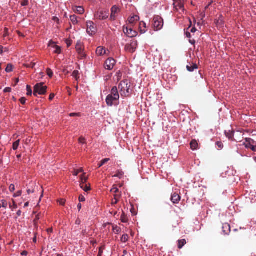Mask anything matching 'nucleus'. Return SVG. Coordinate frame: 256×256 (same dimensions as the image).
I'll return each instance as SVG.
<instances>
[{"label":"nucleus","instance_id":"4c0bfd02","mask_svg":"<svg viewBox=\"0 0 256 256\" xmlns=\"http://www.w3.org/2000/svg\"><path fill=\"white\" fill-rule=\"evenodd\" d=\"M26 90H27V95L31 96L32 94V90L31 87L29 85H27L26 86Z\"/></svg>","mask_w":256,"mask_h":256},{"label":"nucleus","instance_id":"37998d69","mask_svg":"<svg viewBox=\"0 0 256 256\" xmlns=\"http://www.w3.org/2000/svg\"><path fill=\"white\" fill-rule=\"evenodd\" d=\"M78 142L80 144H84L86 143V139L80 136L78 139Z\"/></svg>","mask_w":256,"mask_h":256},{"label":"nucleus","instance_id":"79ce46f5","mask_svg":"<svg viewBox=\"0 0 256 256\" xmlns=\"http://www.w3.org/2000/svg\"><path fill=\"white\" fill-rule=\"evenodd\" d=\"M224 24V20L220 18H219V19L217 20L216 24L218 26H222Z\"/></svg>","mask_w":256,"mask_h":256},{"label":"nucleus","instance_id":"f8f14e48","mask_svg":"<svg viewBox=\"0 0 256 256\" xmlns=\"http://www.w3.org/2000/svg\"><path fill=\"white\" fill-rule=\"evenodd\" d=\"M119 99H114V97L110 94H108L106 98V102L108 106H112L116 101Z\"/></svg>","mask_w":256,"mask_h":256},{"label":"nucleus","instance_id":"774afa93","mask_svg":"<svg viewBox=\"0 0 256 256\" xmlns=\"http://www.w3.org/2000/svg\"><path fill=\"white\" fill-rule=\"evenodd\" d=\"M21 254L22 256H26L28 254V252L26 251H23L22 252Z\"/></svg>","mask_w":256,"mask_h":256},{"label":"nucleus","instance_id":"f03ea898","mask_svg":"<svg viewBox=\"0 0 256 256\" xmlns=\"http://www.w3.org/2000/svg\"><path fill=\"white\" fill-rule=\"evenodd\" d=\"M47 88L48 87L44 86L42 82L36 84L34 86V95L37 96L38 94H45Z\"/></svg>","mask_w":256,"mask_h":256},{"label":"nucleus","instance_id":"a18cd8bd","mask_svg":"<svg viewBox=\"0 0 256 256\" xmlns=\"http://www.w3.org/2000/svg\"><path fill=\"white\" fill-rule=\"evenodd\" d=\"M216 144L218 146V148L220 149H222L224 146L222 143L220 142H218L216 143Z\"/></svg>","mask_w":256,"mask_h":256},{"label":"nucleus","instance_id":"09e8293b","mask_svg":"<svg viewBox=\"0 0 256 256\" xmlns=\"http://www.w3.org/2000/svg\"><path fill=\"white\" fill-rule=\"evenodd\" d=\"M9 190L12 192H14L15 190L14 185L13 184H11L9 187Z\"/></svg>","mask_w":256,"mask_h":256},{"label":"nucleus","instance_id":"cd10ccee","mask_svg":"<svg viewBox=\"0 0 256 256\" xmlns=\"http://www.w3.org/2000/svg\"><path fill=\"white\" fill-rule=\"evenodd\" d=\"M86 173H84L81 176H80V184H84L86 183L88 178L86 176Z\"/></svg>","mask_w":256,"mask_h":256},{"label":"nucleus","instance_id":"0e129e2a","mask_svg":"<svg viewBox=\"0 0 256 256\" xmlns=\"http://www.w3.org/2000/svg\"><path fill=\"white\" fill-rule=\"evenodd\" d=\"M82 204L79 203L78 205V210L79 211L80 210L82 209Z\"/></svg>","mask_w":256,"mask_h":256},{"label":"nucleus","instance_id":"2eb2a0df","mask_svg":"<svg viewBox=\"0 0 256 256\" xmlns=\"http://www.w3.org/2000/svg\"><path fill=\"white\" fill-rule=\"evenodd\" d=\"M254 143V141L253 140L250 138H246L245 142L243 143V145H244L246 148H250Z\"/></svg>","mask_w":256,"mask_h":256},{"label":"nucleus","instance_id":"412c9836","mask_svg":"<svg viewBox=\"0 0 256 256\" xmlns=\"http://www.w3.org/2000/svg\"><path fill=\"white\" fill-rule=\"evenodd\" d=\"M121 196H122V194H121L120 192L118 194H114V198L112 200V204L114 205V204H116L119 201V200H120V198L121 197Z\"/></svg>","mask_w":256,"mask_h":256},{"label":"nucleus","instance_id":"6ab92c4d","mask_svg":"<svg viewBox=\"0 0 256 256\" xmlns=\"http://www.w3.org/2000/svg\"><path fill=\"white\" fill-rule=\"evenodd\" d=\"M222 231L224 234H228L230 232V226L228 224H225L222 226Z\"/></svg>","mask_w":256,"mask_h":256},{"label":"nucleus","instance_id":"5701e85b","mask_svg":"<svg viewBox=\"0 0 256 256\" xmlns=\"http://www.w3.org/2000/svg\"><path fill=\"white\" fill-rule=\"evenodd\" d=\"M198 67L196 64H192L190 65H188L186 66L187 70L190 72H193L194 70L198 69Z\"/></svg>","mask_w":256,"mask_h":256},{"label":"nucleus","instance_id":"8fccbe9b","mask_svg":"<svg viewBox=\"0 0 256 256\" xmlns=\"http://www.w3.org/2000/svg\"><path fill=\"white\" fill-rule=\"evenodd\" d=\"M22 192L21 190L18 191L16 194H14V197H18L21 196Z\"/></svg>","mask_w":256,"mask_h":256},{"label":"nucleus","instance_id":"c9c22d12","mask_svg":"<svg viewBox=\"0 0 256 256\" xmlns=\"http://www.w3.org/2000/svg\"><path fill=\"white\" fill-rule=\"evenodd\" d=\"M12 69H13V66L12 64H8V66L6 68V71L7 72H10L12 71Z\"/></svg>","mask_w":256,"mask_h":256},{"label":"nucleus","instance_id":"6e6552de","mask_svg":"<svg viewBox=\"0 0 256 256\" xmlns=\"http://www.w3.org/2000/svg\"><path fill=\"white\" fill-rule=\"evenodd\" d=\"M76 52L78 54L81 58H82L86 56V54L84 52V47L82 43L80 40L78 41L76 43Z\"/></svg>","mask_w":256,"mask_h":256},{"label":"nucleus","instance_id":"ea45409f","mask_svg":"<svg viewBox=\"0 0 256 256\" xmlns=\"http://www.w3.org/2000/svg\"><path fill=\"white\" fill-rule=\"evenodd\" d=\"M1 204H2V206L5 208H6L8 206V202H7L4 200H2L1 201H0Z\"/></svg>","mask_w":256,"mask_h":256},{"label":"nucleus","instance_id":"3c124183","mask_svg":"<svg viewBox=\"0 0 256 256\" xmlns=\"http://www.w3.org/2000/svg\"><path fill=\"white\" fill-rule=\"evenodd\" d=\"M35 65H36V63H34V62H31L30 64H27L26 66L28 67V68H33L34 67Z\"/></svg>","mask_w":256,"mask_h":256},{"label":"nucleus","instance_id":"393cba45","mask_svg":"<svg viewBox=\"0 0 256 256\" xmlns=\"http://www.w3.org/2000/svg\"><path fill=\"white\" fill-rule=\"evenodd\" d=\"M80 188L83 189L85 192H88L90 190V186H88V185L86 184H80Z\"/></svg>","mask_w":256,"mask_h":256},{"label":"nucleus","instance_id":"69168bd1","mask_svg":"<svg viewBox=\"0 0 256 256\" xmlns=\"http://www.w3.org/2000/svg\"><path fill=\"white\" fill-rule=\"evenodd\" d=\"M196 29L195 28H192L191 30H190V32L192 33H194L195 32H196Z\"/></svg>","mask_w":256,"mask_h":256},{"label":"nucleus","instance_id":"49530a36","mask_svg":"<svg viewBox=\"0 0 256 256\" xmlns=\"http://www.w3.org/2000/svg\"><path fill=\"white\" fill-rule=\"evenodd\" d=\"M79 200L80 202H84L86 200L84 196L83 195L80 194L79 196Z\"/></svg>","mask_w":256,"mask_h":256},{"label":"nucleus","instance_id":"6e6d98bb","mask_svg":"<svg viewBox=\"0 0 256 256\" xmlns=\"http://www.w3.org/2000/svg\"><path fill=\"white\" fill-rule=\"evenodd\" d=\"M103 253V250L102 248H100L99 249V252L98 256H102Z\"/></svg>","mask_w":256,"mask_h":256},{"label":"nucleus","instance_id":"680f3d73","mask_svg":"<svg viewBox=\"0 0 256 256\" xmlns=\"http://www.w3.org/2000/svg\"><path fill=\"white\" fill-rule=\"evenodd\" d=\"M80 222H81V221H80V220L79 218H78V219L76 220V224H78V225L80 224Z\"/></svg>","mask_w":256,"mask_h":256},{"label":"nucleus","instance_id":"a19ab883","mask_svg":"<svg viewBox=\"0 0 256 256\" xmlns=\"http://www.w3.org/2000/svg\"><path fill=\"white\" fill-rule=\"evenodd\" d=\"M110 191L111 192L114 193V194H117V193H119L118 188L114 186H113Z\"/></svg>","mask_w":256,"mask_h":256},{"label":"nucleus","instance_id":"39448f33","mask_svg":"<svg viewBox=\"0 0 256 256\" xmlns=\"http://www.w3.org/2000/svg\"><path fill=\"white\" fill-rule=\"evenodd\" d=\"M108 11H98L94 14L95 18L100 20H106L108 17Z\"/></svg>","mask_w":256,"mask_h":256},{"label":"nucleus","instance_id":"603ef678","mask_svg":"<svg viewBox=\"0 0 256 256\" xmlns=\"http://www.w3.org/2000/svg\"><path fill=\"white\" fill-rule=\"evenodd\" d=\"M8 28H4V36L6 37L8 35Z\"/></svg>","mask_w":256,"mask_h":256},{"label":"nucleus","instance_id":"c03bdc74","mask_svg":"<svg viewBox=\"0 0 256 256\" xmlns=\"http://www.w3.org/2000/svg\"><path fill=\"white\" fill-rule=\"evenodd\" d=\"M28 4V0H23L21 2V5L22 6H26Z\"/></svg>","mask_w":256,"mask_h":256},{"label":"nucleus","instance_id":"b1692460","mask_svg":"<svg viewBox=\"0 0 256 256\" xmlns=\"http://www.w3.org/2000/svg\"><path fill=\"white\" fill-rule=\"evenodd\" d=\"M178 248L181 249L186 243L185 239L180 240L178 241Z\"/></svg>","mask_w":256,"mask_h":256},{"label":"nucleus","instance_id":"aec40b11","mask_svg":"<svg viewBox=\"0 0 256 256\" xmlns=\"http://www.w3.org/2000/svg\"><path fill=\"white\" fill-rule=\"evenodd\" d=\"M73 10L76 13H77V14H82L84 12V8L82 6H75L74 8H73Z\"/></svg>","mask_w":256,"mask_h":256},{"label":"nucleus","instance_id":"a878e982","mask_svg":"<svg viewBox=\"0 0 256 256\" xmlns=\"http://www.w3.org/2000/svg\"><path fill=\"white\" fill-rule=\"evenodd\" d=\"M70 20L74 24H76L78 22L77 16L75 15L70 16Z\"/></svg>","mask_w":256,"mask_h":256},{"label":"nucleus","instance_id":"58836bf2","mask_svg":"<svg viewBox=\"0 0 256 256\" xmlns=\"http://www.w3.org/2000/svg\"><path fill=\"white\" fill-rule=\"evenodd\" d=\"M46 73H47L48 76L50 78H52V76H53V72L50 68H47Z\"/></svg>","mask_w":256,"mask_h":256},{"label":"nucleus","instance_id":"7c9ffc66","mask_svg":"<svg viewBox=\"0 0 256 256\" xmlns=\"http://www.w3.org/2000/svg\"><path fill=\"white\" fill-rule=\"evenodd\" d=\"M110 158H106L104 159H103L102 160L100 161V162L98 164V167L100 168L101 166H102L104 164H106L107 162H108L110 160Z\"/></svg>","mask_w":256,"mask_h":256},{"label":"nucleus","instance_id":"f257e3e1","mask_svg":"<svg viewBox=\"0 0 256 256\" xmlns=\"http://www.w3.org/2000/svg\"><path fill=\"white\" fill-rule=\"evenodd\" d=\"M130 84L128 80H124L120 83L118 88L122 96H128L130 94Z\"/></svg>","mask_w":256,"mask_h":256},{"label":"nucleus","instance_id":"dca6fc26","mask_svg":"<svg viewBox=\"0 0 256 256\" xmlns=\"http://www.w3.org/2000/svg\"><path fill=\"white\" fill-rule=\"evenodd\" d=\"M139 30L141 34H144L146 32V23L143 21L140 22Z\"/></svg>","mask_w":256,"mask_h":256},{"label":"nucleus","instance_id":"ddd939ff","mask_svg":"<svg viewBox=\"0 0 256 256\" xmlns=\"http://www.w3.org/2000/svg\"><path fill=\"white\" fill-rule=\"evenodd\" d=\"M180 200V196L176 192H174L172 194L171 200L174 204L178 203Z\"/></svg>","mask_w":256,"mask_h":256},{"label":"nucleus","instance_id":"f3484780","mask_svg":"<svg viewBox=\"0 0 256 256\" xmlns=\"http://www.w3.org/2000/svg\"><path fill=\"white\" fill-rule=\"evenodd\" d=\"M140 20V17L137 15H134L132 16H130L128 21L130 24H134L136 22Z\"/></svg>","mask_w":256,"mask_h":256},{"label":"nucleus","instance_id":"5fc2aeb1","mask_svg":"<svg viewBox=\"0 0 256 256\" xmlns=\"http://www.w3.org/2000/svg\"><path fill=\"white\" fill-rule=\"evenodd\" d=\"M12 90V88H6L4 90V92H10Z\"/></svg>","mask_w":256,"mask_h":256},{"label":"nucleus","instance_id":"864d4df0","mask_svg":"<svg viewBox=\"0 0 256 256\" xmlns=\"http://www.w3.org/2000/svg\"><path fill=\"white\" fill-rule=\"evenodd\" d=\"M66 43L68 47H69L71 46V44H72V42L71 40L67 39L66 40Z\"/></svg>","mask_w":256,"mask_h":256},{"label":"nucleus","instance_id":"e2e57ef3","mask_svg":"<svg viewBox=\"0 0 256 256\" xmlns=\"http://www.w3.org/2000/svg\"><path fill=\"white\" fill-rule=\"evenodd\" d=\"M78 113H71L70 114V116H78Z\"/></svg>","mask_w":256,"mask_h":256},{"label":"nucleus","instance_id":"e433bc0d","mask_svg":"<svg viewBox=\"0 0 256 256\" xmlns=\"http://www.w3.org/2000/svg\"><path fill=\"white\" fill-rule=\"evenodd\" d=\"M54 47L56 48L54 52L56 54H60L61 52V48L60 46L54 44Z\"/></svg>","mask_w":256,"mask_h":256},{"label":"nucleus","instance_id":"bb28decb","mask_svg":"<svg viewBox=\"0 0 256 256\" xmlns=\"http://www.w3.org/2000/svg\"><path fill=\"white\" fill-rule=\"evenodd\" d=\"M124 174V173L122 170H118L116 174L113 176L114 177H118L120 179L122 178Z\"/></svg>","mask_w":256,"mask_h":256},{"label":"nucleus","instance_id":"72a5a7b5","mask_svg":"<svg viewBox=\"0 0 256 256\" xmlns=\"http://www.w3.org/2000/svg\"><path fill=\"white\" fill-rule=\"evenodd\" d=\"M128 236L127 234H124L121 238V241L122 242H126L128 240Z\"/></svg>","mask_w":256,"mask_h":256},{"label":"nucleus","instance_id":"a211bd4d","mask_svg":"<svg viewBox=\"0 0 256 256\" xmlns=\"http://www.w3.org/2000/svg\"><path fill=\"white\" fill-rule=\"evenodd\" d=\"M96 54L98 56H102L106 54V50L102 46H98L96 48Z\"/></svg>","mask_w":256,"mask_h":256},{"label":"nucleus","instance_id":"c756f323","mask_svg":"<svg viewBox=\"0 0 256 256\" xmlns=\"http://www.w3.org/2000/svg\"><path fill=\"white\" fill-rule=\"evenodd\" d=\"M225 134L226 136L230 140L232 139L234 136V132L232 131L226 132Z\"/></svg>","mask_w":256,"mask_h":256},{"label":"nucleus","instance_id":"473e14b6","mask_svg":"<svg viewBox=\"0 0 256 256\" xmlns=\"http://www.w3.org/2000/svg\"><path fill=\"white\" fill-rule=\"evenodd\" d=\"M20 140H18L16 141L14 144L12 146V148L14 150H16L20 145Z\"/></svg>","mask_w":256,"mask_h":256},{"label":"nucleus","instance_id":"13d9d810","mask_svg":"<svg viewBox=\"0 0 256 256\" xmlns=\"http://www.w3.org/2000/svg\"><path fill=\"white\" fill-rule=\"evenodd\" d=\"M122 256H129V254L126 250H124L123 251V255Z\"/></svg>","mask_w":256,"mask_h":256},{"label":"nucleus","instance_id":"de8ad7c7","mask_svg":"<svg viewBox=\"0 0 256 256\" xmlns=\"http://www.w3.org/2000/svg\"><path fill=\"white\" fill-rule=\"evenodd\" d=\"M26 98H25L22 97V98H20V102H21L22 104H26Z\"/></svg>","mask_w":256,"mask_h":256},{"label":"nucleus","instance_id":"1a4fd4ad","mask_svg":"<svg viewBox=\"0 0 256 256\" xmlns=\"http://www.w3.org/2000/svg\"><path fill=\"white\" fill-rule=\"evenodd\" d=\"M116 64V60L112 58L107 59L104 64V68L108 70H112Z\"/></svg>","mask_w":256,"mask_h":256},{"label":"nucleus","instance_id":"c85d7f7f","mask_svg":"<svg viewBox=\"0 0 256 256\" xmlns=\"http://www.w3.org/2000/svg\"><path fill=\"white\" fill-rule=\"evenodd\" d=\"M80 73L77 70H75L73 72L72 74V76L76 80H78L80 78Z\"/></svg>","mask_w":256,"mask_h":256},{"label":"nucleus","instance_id":"052dcab7","mask_svg":"<svg viewBox=\"0 0 256 256\" xmlns=\"http://www.w3.org/2000/svg\"><path fill=\"white\" fill-rule=\"evenodd\" d=\"M54 97V94H51L50 95V96H49V100H52Z\"/></svg>","mask_w":256,"mask_h":256},{"label":"nucleus","instance_id":"2f4dec72","mask_svg":"<svg viewBox=\"0 0 256 256\" xmlns=\"http://www.w3.org/2000/svg\"><path fill=\"white\" fill-rule=\"evenodd\" d=\"M120 220L122 222H126L128 221V218L124 212L121 216Z\"/></svg>","mask_w":256,"mask_h":256},{"label":"nucleus","instance_id":"0eeeda50","mask_svg":"<svg viewBox=\"0 0 256 256\" xmlns=\"http://www.w3.org/2000/svg\"><path fill=\"white\" fill-rule=\"evenodd\" d=\"M87 32L90 35L94 34L96 31V27L94 23L92 21H88L86 22Z\"/></svg>","mask_w":256,"mask_h":256},{"label":"nucleus","instance_id":"20e7f679","mask_svg":"<svg viewBox=\"0 0 256 256\" xmlns=\"http://www.w3.org/2000/svg\"><path fill=\"white\" fill-rule=\"evenodd\" d=\"M138 47V42L134 40H132L130 44H127L125 46L124 50L126 51L134 53Z\"/></svg>","mask_w":256,"mask_h":256},{"label":"nucleus","instance_id":"4d7b16f0","mask_svg":"<svg viewBox=\"0 0 256 256\" xmlns=\"http://www.w3.org/2000/svg\"><path fill=\"white\" fill-rule=\"evenodd\" d=\"M114 230H116V232L117 234H118L120 232V228L117 226L116 227V228Z\"/></svg>","mask_w":256,"mask_h":256},{"label":"nucleus","instance_id":"9d476101","mask_svg":"<svg viewBox=\"0 0 256 256\" xmlns=\"http://www.w3.org/2000/svg\"><path fill=\"white\" fill-rule=\"evenodd\" d=\"M174 8L177 11H181L182 12H184V4L176 0H174Z\"/></svg>","mask_w":256,"mask_h":256},{"label":"nucleus","instance_id":"4be33fe9","mask_svg":"<svg viewBox=\"0 0 256 256\" xmlns=\"http://www.w3.org/2000/svg\"><path fill=\"white\" fill-rule=\"evenodd\" d=\"M190 148L192 150H197L198 146V143L195 140H193L190 143Z\"/></svg>","mask_w":256,"mask_h":256},{"label":"nucleus","instance_id":"338daca9","mask_svg":"<svg viewBox=\"0 0 256 256\" xmlns=\"http://www.w3.org/2000/svg\"><path fill=\"white\" fill-rule=\"evenodd\" d=\"M53 230H52V228H48L47 230V232H48L49 234V233H52V232Z\"/></svg>","mask_w":256,"mask_h":256},{"label":"nucleus","instance_id":"4468645a","mask_svg":"<svg viewBox=\"0 0 256 256\" xmlns=\"http://www.w3.org/2000/svg\"><path fill=\"white\" fill-rule=\"evenodd\" d=\"M110 94L114 97V99H119L120 98L118 88L116 86H114L112 88Z\"/></svg>","mask_w":256,"mask_h":256},{"label":"nucleus","instance_id":"9b49d317","mask_svg":"<svg viewBox=\"0 0 256 256\" xmlns=\"http://www.w3.org/2000/svg\"><path fill=\"white\" fill-rule=\"evenodd\" d=\"M119 12V8L116 6H113L112 8V9H111V15H110V19L112 20H115L116 16V14H118V12Z\"/></svg>","mask_w":256,"mask_h":256},{"label":"nucleus","instance_id":"f704fd0d","mask_svg":"<svg viewBox=\"0 0 256 256\" xmlns=\"http://www.w3.org/2000/svg\"><path fill=\"white\" fill-rule=\"evenodd\" d=\"M83 172V168H80L78 170L74 169L73 172V174L75 176H77L80 172Z\"/></svg>","mask_w":256,"mask_h":256},{"label":"nucleus","instance_id":"7ed1b4c3","mask_svg":"<svg viewBox=\"0 0 256 256\" xmlns=\"http://www.w3.org/2000/svg\"><path fill=\"white\" fill-rule=\"evenodd\" d=\"M152 26L154 30H160L164 26V20L158 16H155L153 18Z\"/></svg>","mask_w":256,"mask_h":256},{"label":"nucleus","instance_id":"423d86ee","mask_svg":"<svg viewBox=\"0 0 256 256\" xmlns=\"http://www.w3.org/2000/svg\"><path fill=\"white\" fill-rule=\"evenodd\" d=\"M123 31L125 34L130 38L135 37L138 34L136 31L133 30L132 28H129L126 26H124Z\"/></svg>","mask_w":256,"mask_h":256},{"label":"nucleus","instance_id":"bf43d9fd","mask_svg":"<svg viewBox=\"0 0 256 256\" xmlns=\"http://www.w3.org/2000/svg\"><path fill=\"white\" fill-rule=\"evenodd\" d=\"M250 148L254 152H256V146H254L253 144L250 146Z\"/></svg>","mask_w":256,"mask_h":256}]
</instances>
